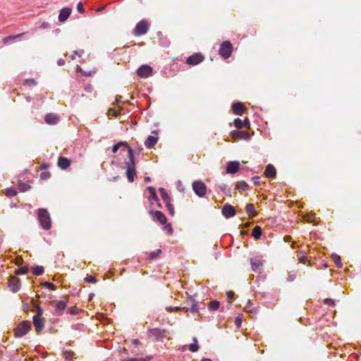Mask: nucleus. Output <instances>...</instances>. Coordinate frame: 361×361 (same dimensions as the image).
<instances>
[{
	"instance_id": "obj_1",
	"label": "nucleus",
	"mask_w": 361,
	"mask_h": 361,
	"mask_svg": "<svg viewBox=\"0 0 361 361\" xmlns=\"http://www.w3.org/2000/svg\"><path fill=\"white\" fill-rule=\"evenodd\" d=\"M124 164L126 168V176L128 180L130 183H133L135 180V178L137 176V172L135 170V159L134 156L133 149L129 150V157L128 161H124Z\"/></svg>"
},
{
	"instance_id": "obj_2",
	"label": "nucleus",
	"mask_w": 361,
	"mask_h": 361,
	"mask_svg": "<svg viewBox=\"0 0 361 361\" xmlns=\"http://www.w3.org/2000/svg\"><path fill=\"white\" fill-rule=\"evenodd\" d=\"M37 220L42 229L49 231L51 228V216L47 209L39 208L37 209Z\"/></svg>"
},
{
	"instance_id": "obj_3",
	"label": "nucleus",
	"mask_w": 361,
	"mask_h": 361,
	"mask_svg": "<svg viewBox=\"0 0 361 361\" xmlns=\"http://www.w3.org/2000/svg\"><path fill=\"white\" fill-rule=\"evenodd\" d=\"M31 329V323L28 320L20 322L14 330L16 338H22L26 335Z\"/></svg>"
},
{
	"instance_id": "obj_4",
	"label": "nucleus",
	"mask_w": 361,
	"mask_h": 361,
	"mask_svg": "<svg viewBox=\"0 0 361 361\" xmlns=\"http://www.w3.org/2000/svg\"><path fill=\"white\" fill-rule=\"evenodd\" d=\"M192 188L195 194L199 197H203L207 193V186L201 180H194L192 183Z\"/></svg>"
},
{
	"instance_id": "obj_5",
	"label": "nucleus",
	"mask_w": 361,
	"mask_h": 361,
	"mask_svg": "<svg viewBox=\"0 0 361 361\" xmlns=\"http://www.w3.org/2000/svg\"><path fill=\"white\" fill-rule=\"evenodd\" d=\"M233 49V44L230 41H224L220 45L219 54L224 59H227L231 56Z\"/></svg>"
},
{
	"instance_id": "obj_6",
	"label": "nucleus",
	"mask_w": 361,
	"mask_h": 361,
	"mask_svg": "<svg viewBox=\"0 0 361 361\" xmlns=\"http://www.w3.org/2000/svg\"><path fill=\"white\" fill-rule=\"evenodd\" d=\"M166 331L159 328L148 329L147 335L152 338L154 341H161L166 337Z\"/></svg>"
},
{
	"instance_id": "obj_7",
	"label": "nucleus",
	"mask_w": 361,
	"mask_h": 361,
	"mask_svg": "<svg viewBox=\"0 0 361 361\" xmlns=\"http://www.w3.org/2000/svg\"><path fill=\"white\" fill-rule=\"evenodd\" d=\"M148 30L149 24L145 20L142 19L136 24L133 34L135 36H141L146 34Z\"/></svg>"
},
{
	"instance_id": "obj_8",
	"label": "nucleus",
	"mask_w": 361,
	"mask_h": 361,
	"mask_svg": "<svg viewBox=\"0 0 361 361\" xmlns=\"http://www.w3.org/2000/svg\"><path fill=\"white\" fill-rule=\"evenodd\" d=\"M152 68L147 64L140 66L137 70V74L140 78H147L152 74Z\"/></svg>"
},
{
	"instance_id": "obj_9",
	"label": "nucleus",
	"mask_w": 361,
	"mask_h": 361,
	"mask_svg": "<svg viewBox=\"0 0 361 361\" xmlns=\"http://www.w3.org/2000/svg\"><path fill=\"white\" fill-rule=\"evenodd\" d=\"M50 304L51 305H54L55 308H54V314H55L56 316H61L63 313L64 310L67 307L66 302L64 300H59L56 302L55 301H51V302H50Z\"/></svg>"
},
{
	"instance_id": "obj_10",
	"label": "nucleus",
	"mask_w": 361,
	"mask_h": 361,
	"mask_svg": "<svg viewBox=\"0 0 361 361\" xmlns=\"http://www.w3.org/2000/svg\"><path fill=\"white\" fill-rule=\"evenodd\" d=\"M230 135L231 137L235 140H250L251 138L250 134L245 131H240L238 130H233L230 133Z\"/></svg>"
},
{
	"instance_id": "obj_11",
	"label": "nucleus",
	"mask_w": 361,
	"mask_h": 361,
	"mask_svg": "<svg viewBox=\"0 0 361 361\" xmlns=\"http://www.w3.org/2000/svg\"><path fill=\"white\" fill-rule=\"evenodd\" d=\"M240 163L238 161H230L226 164V171L224 173L234 175L240 171Z\"/></svg>"
},
{
	"instance_id": "obj_12",
	"label": "nucleus",
	"mask_w": 361,
	"mask_h": 361,
	"mask_svg": "<svg viewBox=\"0 0 361 361\" xmlns=\"http://www.w3.org/2000/svg\"><path fill=\"white\" fill-rule=\"evenodd\" d=\"M149 214L152 216L154 221H159L161 225L166 224L167 219L165 214L161 211H154L151 209L149 211Z\"/></svg>"
},
{
	"instance_id": "obj_13",
	"label": "nucleus",
	"mask_w": 361,
	"mask_h": 361,
	"mask_svg": "<svg viewBox=\"0 0 361 361\" xmlns=\"http://www.w3.org/2000/svg\"><path fill=\"white\" fill-rule=\"evenodd\" d=\"M221 214L226 219H230L235 216L236 210L233 206L227 203L223 206Z\"/></svg>"
},
{
	"instance_id": "obj_14",
	"label": "nucleus",
	"mask_w": 361,
	"mask_h": 361,
	"mask_svg": "<svg viewBox=\"0 0 361 361\" xmlns=\"http://www.w3.org/2000/svg\"><path fill=\"white\" fill-rule=\"evenodd\" d=\"M204 59V56L202 54L195 53L192 55L188 57L186 63L190 66H195L202 62Z\"/></svg>"
},
{
	"instance_id": "obj_15",
	"label": "nucleus",
	"mask_w": 361,
	"mask_h": 361,
	"mask_svg": "<svg viewBox=\"0 0 361 361\" xmlns=\"http://www.w3.org/2000/svg\"><path fill=\"white\" fill-rule=\"evenodd\" d=\"M8 283L13 293H17L20 288V280L18 278L10 276Z\"/></svg>"
},
{
	"instance_id": "obj_16",
	"label": "nucleus",
	"mask_w": 361,
	"mask_h": 361,
	"mask_svg": "<svg viewBox=\"0 0 361 361\" xmlns=\"http://www.w3.org/2000/svg\"><path fill=\"white\" fill-rule=\"evenodd\" d=\"M42 316L34 315L32 317V322L37 333L40 334L44 327V322Z\"/></svg>"
},
{
	"instance_id": "obj_17",
	"label": "nucleus",
	"mask_w": 361,
	"mask_h": 361,
	"mask_svg": "<svg viewBox=\"0 0 361 361\" xmlns=\"http://www.w3.org/2000/svg\"><path fill=\"white\" fill-rule=\"evenodd\" d=\"M72 10L69 7H63L62 8L60 11L58 16V19L59 22H65L70 15L71 14Z\"/></svg>"
},
{
	"instance_id": "obj_18",
	"label": "nucleus",
	"mask_w": 361,
	"mask_h": 361,
	"mask_svg": "<svg viewBox=\"0 0 361 361\" xmlns=\"http://www.w3.org/2000/svg\"><path fill=\"white\" fill-rule=\"evenodd\" d=\"M250 122L247 117H245L243 120H241L239 118H235L233 121V125L237 129H240L242 128H248L250 126Z\"/></svg>"
},
{
	"instance_id": "obj_19",
	"label": "nucleus",
	"mask_w": 361,
	"mask_h": 361,
	"mask_svg": "<svg viewBox=\"0 0 361 361\" xmlns=\"http://www.w3.org/2000/svg\"><path fill=\"white\" fill-rule=\"evenodd\" d=\"M231 108L233 114L236 116H241L245 111V106L240 102H233Z\"/></svg>"
},
{
	"instance_id": "obj_20",
	"label": "nucleus",
	"mask_w": 361,
	"mask_h": 361,
	"mask_svg": "<svg viewBox=\"0 0 361 361\" xmlns=\"http://www.w3.org/2000/svg\"><path fill=\"white\" fill-rule=\"evenodd\" d=\"M251 269L255 272L260 273L262 270L263 264L257 258H250Z\"/></svg>"
},
{
	"instance_id": "obj_21",
	"label": "nucleus",
	"mask_w": 361,
	"mask_h": 361,
	"mask_svg": "<svg viewBox=\"0 0 361 361\" xmlns=\"http://www.w3.org/2000/svg\"><path fill=\"white\" fill-rule=\"evenodd\" d=\"M187 303L188 305H190V307L189 308L190 312H198V302L196 300H195L192 295H189L188 297Z\"/></svg>"
},
{
	"instance_id": "obj_22",
	"label": "nucleus",
	"mask_w": 361,
	"mask_h": 361,
	"mask_svg": "<svg viewBox=\"0 0 361 361\" xmlns=\"http://www.w3.org/2000/svg\"><path fill=\"white\" fill-rule=\"evenodd\" d=\"M146 190L149 192V196L147 197L148 200L150 202L151 205H152V201L158 202L159 197L157 194L155 188L153 186H147L146 188Z\"/></svg>"
},
{
	"instance_id": "obj_23",
	"label": "nucleus",
	"mask_w": 361,
	"mask_h": 361,
	"mask_svg": "<svg viewBox=\"0 0 361 361\" xmlns=\"http://www.w3.org/2000/svg\"><path fill=\"white\" fill-rule=\"evenodd\" d=\"M71 160L67 157H60L58 159L57 165L62 170L68 169L71 166Z\"/></svg>"
},
{
	"instance_id": "obj_24",
	"label": "nucleus",
	"mask_w": 361,
	"mask_h": 361,
	"mask_svg": "<svg viewBox=\"0 0 361 361\" xmlns=\"http://www.w3.org/2000/svg\"><path fill=\"white\" fill-rule=\"evenodd\" d=\"M158 137L157 135H149L145 141V145L147 149L153 148L158 142Z\"/></svg>"
},
{
	"instance_id": "obj_25",
	"label": "nucleus",
	"mask_w": 361,
	"mask_h": 361,
	"mask_svg": "<svg viewBox=\"0 0 361 361\" xmlns=\"http://www.w3.org/2000/svg\"><path fill=\"white\" fill-rule=\"evenodd\" d=\"M44 121L49 125H56L59 123V119L55 114L49 113L45 115Z\"/></svg>"
},
{
	"instance_id": "obj_26",
	"label": "nucleus",
	"mask_w": 361,
	"mask_h": 361,
	"mask_svg": "<svg viewBox=\"0 0 361 361\" xmlns=\"http://www.w3.org/2000/svg\"><path fill=\"white\" fill-rule=\"evenodd\" d=\"M276 170L275 167L271 164H269L265 169L264 171V176L268 178H274L276 177Z\"/></svg>"
},
{
	"instance_id": "obj_27",
	"label": "nucleus",
	"mask_w": 361,
	"mask_h": 361,
	"mask_svg": "<svg viewBox=\"0 0 361 361\" xmlns=\"http://www.w3.org/2000/svg\"><path fill=\"white\" fill-rule=\"evenodd\" d=\"M121 147H125L127 148L128 156L129 157V150L133 149L129 146L128 142H126V141H119L118 142L113 145L111 147V152L114 154L116 153Z\"/></svg>"
},
{
	"instance_id": "obj_28",
	"label": "nucleus",
	"mask_w": 361,
	"mask_h": 361,
	"mask_svg": "<svg viewBox=\"0 0 361 361\" xmlns=\"http://www.w3.org/2000/svg\"><path fill=\"white\" fill-rule=\"evenodd\" d=\"M159 191L160 192L161 197L166 205L173 202L172 197L168 194L164 188H159Z\"/></svg>"
},
{
	"instance_id": "obj_29",
	"label": "nucleus",
	"mask_w": 361,
	"mask_h": 361,
	"mask_svg": "<svg viewBox=\"0 0 361 361\" xmlns=\"http://www.w3.org/2000/svg\"><path fill=\"white\" fill-rule=\"evenodd\" d=\"M262 235V231L261 227L259 226H255L252 231V236L254 238L259 240V239H260Z\"/></svg>"
},
{
	"instance_id": "obj_30",
	"label": "nucleus",
	"mask_w": 361,
	"mask_h": 361,
	"mask_svg": "<svg viewBox=\"0 0 361 361\" xmlns=\"http://www.w3.org/2000/svg\"><path fill=\"white\" fill-rule=\"evenodd\" d=\"M245 211H246V213L247 214H249L250 216H255L257 214L255 207L254 204H252L251 203H248L246 204Z\"/></svg>"
},
{
	"instance_id": "obj_31",
	"label": "nucleus",
	"mask_w": 361,
	"mask_h": 361,
	"mask_svg": "<svg viewBox=\"0 0 361 361\" xmlns=\"http://www.w3.org/2000/svg\"><path fill=\"white\" fill-rule=\"evenodd\" d=\"M192 341L193 343L188 345V348L191 352L195 353L199 350L200 346L196 337H193Z\"/></svg>"
},
{
	"instance_id": "obj_32",
	"label": "nucleus",
	"mask_w": 361,
	"mask_h": 361,
	"mask_svg": "<svg viewBox=\"0 0 361 361\" xmlns=\"http://www.w3.org/2000/svg\"><path fill=\"white\" fill-rule=\"evenodd\" d=\"M216 188H217V186H216ZM218 188L224 193L225 195L228 197L231 196V189L227 185L223 183L220 185H218Z\"/></svg>"
},
{
	"instance_id": "obj_33",
	"label": "nucleus",
	"mask_w": 361,
	"mask_h": 361,
	"mask_svg": "<svg viewBox=\"0 0 361 361\" xmlns=\"http://www.w3.org/2000/svg\"><path fill=\"white\" fill-rule=\"evenodd\" d=\"M29 271V267L27 265L20 266L19 268L15 270L16 275H23L27 274Z\"/></svg>"
},
{
	"instance_id": "obj_34",
	"label": "nucleus",
	"mask_w": 361,
	"mask_h": 361,
	"mask_svg": "<svg viewBox=\"0 0 361 361\" xmlns=\"http://www.w3.org/2000/svg\"><path fill=\"white\" fill-rule=\"evenodd\" d=\"M44 272V269L42 266L35 265V267H33L32 273L34 275L39 276L42 275Z\"/></svg>"
},
{
	"instance_id": "obj_35",
	"label": "nucleus",
	"mask_w": 361,
	"mask_h": 361,
	"mask_svg": "<svg viewBox=\"0 0 361 361\" xmlns=\"http://www.w3.org/2000/svg\"><path fill=\"white\" fill-rule=\"evenodd\" d=\"M18 188L20 192H25L28 191L31 188V186L26 183H23V181L19 180L18 181Z\"/></svg>"
},
{
	"instance_id": "obj_36",
	"label": "nucleus",
	"mask_w": 361,
	"mask_h": 361,
	"mask_svg": "<svg viewBox=\"0 0 361 361\" xmlns=\"http://www.w3.org/2000/svg\"><path fill=\"white\" fill-rule=\"evenodd\" d=\"M220 302L218 300L211 301L209 304L208 308L209 311L214 312L219 308Z\"/></svg>"
},
{
	"instance_id": "obj_37",
	"label": "nucleus",
	"mask_w": 361,
	"mask_h": 361,
	"mask_svg": "<svg viewBox=\"0 0 361 361\" xmlns=\"http://www.w3.org/2000/svg\"><path fill=\"white\" fill-rule=\"evenodd\" d=\"M25 33H20V34H18V35H9L8 37H6L3 39V42L4 44H6L11 41H13L17 38H19L21 36L24 35Z\"/></svg>"
},
{
	"instance_id": "obj_38",
	"label": "nucleus",
	"mask_w": 361,
	"mask_h": 361,
	"mask_svg": "<svg viewBox=\"0 0 361 361\" xmlns=\"http://www.w3.org/2000/svg\"><path fill=\"white\" fill-rule=\"evenodd\" d=\"M236 189L241 191H245L247 190L248 185L245 180L239 181L235 185Z\"/></svg>"
},
{
	"instance_id": "obj_39",
	"label": "nucleus",
	"mask_w": 361,
	"mask_h": 361,
	"mask_svg": "<svg viewBox=\"0 0 361 361\" xmlns=\"http://www.w3.org/2000/svg\"><path fill=\"white\" fill-rule=\"evenodd\" d=\"M5 194L8 197H12L17 195V191L14 187H10L6 190Z\"/></svg>"
},
{
	"instance_id": "obj_40",
	"label": "nucleus",
	"mask_w": 361,
	"mask_h": 361,
	"mask_svg": "<svg viewBox=\"0 0 361 361\" xmlns=\"http://www.w3.org/2000/svg\"><path fill=\"white\" fill-rule=\"evenodd\" d=\"M332 257H333V259L334 260V262H335L336 267L338 268H342L343 267V264H342V262H341L340 256L338 255L336 253H334L332 255Z\"/></svg>"
},
{
	"instance_id": "obj_41",
	"label": "nucleus",
	"mask_w": 361,
	"mask_h": 361,
	"mask_svg": "<svg viewBox=\"0 0 361 361\" xmlns=\"http://www.w3.org/2000/svg\"><path fill=\"white\" fill-rule=\"evenodd\" d=\"M64 358L66 361H73L74 353L69 350L63 351Z\"/></svg>"
},
{
	"instance_id": "obj_42",
	"label": "nucleus",
	"mask_w": 361,
	"mask_h": 361,
	"mask_svg": "<svg viewBox=\"0 0 361 361\" xmlns=\"http://www.w3.org/2000/svg\"><path fill=\"white\" fill-rule=\"evenodd\" d=\"M161 252V249H157L155 251L151 252L149 254V258L152 260H154L158 257V256L160 255Z\"/></svg>"
},
{
	"instance_id": "obj_43",
	"label": "nucleus",
	"mask_w": 361,
	"mask_h": 361,
	"mask_svg": "<svg viewBox=\"0 0 361 361\" xmlns=\"http://www.w3.org/2000/svg\"><path fill=\"white\" fill-rule=\"evenodd\" d=\"M68 312L72 315H77L81 312V310L78 308L77 306H73L68 309Z\"/></svg>"
},
{
	"instance_id": "obj_44",
	"label": "nucleus",
	"mask_w": 361,
	"mask_h": 361,
	"mask_svg": "<svg viewBox=\"0 0 361 361\" xmlns=\"http://www.w3.org/2000/svg\"><path fill=\"white\" fill-rule=\"evenodd\" d=\"M151 359V357L147 356L146 357H140V358H127V359H123L121 361H149Z\"/></svg>"
},
{
	"instance_id": "obj_45",
	"label": "nucleus",
	"mask_w": 361,
	"mask_h": 361,
	"mask_svg": "<svg viewBox=\"0 0 361 361\" xmlns=\"http://www.w3.org/2000/svg\"><path fill=\"white\" fill-rule=\"evenodd\" d=\"M298 260L303 264H305L307 262V257L305 255V252L304 251H300L298 255Z\"/></svg>"
},
{
	"instance_id": "obj_46",
	"label": "nucleus",
	"mask_w": 361,
	"mask_h": 361,
	"mask_svg": "<svg viewBox=\"0 0 361 361\" xmlns=\"http://www.w3.org/2000/svg\"><path fill=\"white\" fill-rule=\"evenodd\" d=\"M37 81L33 78H28L24 81V85L29 87H34L37 85Z\"/></svg>"
},
{
	"instance_id": "obj_47",
	"label": "nucleus",
	"mask_w": 361,
	"mask_h": 361,
	"mask_svg": "<svg viewBox=\"0 0 361 361\" xmlns=\"http://www.w3.org/2000/svg\"><path fill=\"white\" fill-rule=\"evenodd\" d=\"M78 71L84 76H92L93 75L96 71H83L80 67L78 66Z\"/></svg>"
},
{
	"instance_id": "obj_48",
	"label": "nucleus",
	"mask_w": 361,
	"mask_h": 361,
	"mask_svg": "<svg viewBox=\"0 0 361 361\" xmlns=\"http://www.w3.org/2000/svg\"><path fill=\"white\" fill-rule=\"evenodd\" d=\"M84 281L87 282V283H96L97 282V279H96L95 276H94L92 275H87L84 278Z\"/></svg>"
},
{
	"instance_id": "obj_49",
	"label": "nucleus",
	"mask_w": 361,
	"mask_h": 361,
	"mask_svg": "<svg viewBox=\"0 0 361 361\" xmlns=\"http://www.w3.org/2000/svg\"><path fill=\"white\" fill-rule=\"evenodd\" d=\"M159 42L164 47H168L170 45V41L167 38H160Z\"/></svg>"
},
{
	"instance_id": "obj_50",
	"label": "nucleus",
	"mask_w": 361,
	"mask_h": 361,
	"mask_svg": "<svg viewBox=\"0 0 361 361\" xmlns=\"http://www.w3.org/2000/svg\"><path fill=\"white\" fill-rule=\"evenodd\" d=\"M43 287L47 288V289H50V290H55L56 288V286L51 283V282H49V281H46V282H44L41 284Z\"/></svg>"
},
{
	"instance_id": "obj_51",
	"label": "nucleus",
	"mask_w": 361,
	"mask_h": 361,
	"mask_svg": "<svg viewBox=\"0 0 361 361\" xmlns=\"http://www.w3.org/2000/svg\"><path fill=\"white\" fill-rule=\"evenodd\" d=\"M166 207L167 208L169 213L171 216H173L175 215V209L172 202L169 203V204H166Z\"/></svg>"
},
{
	"instance_id": "obj_52",
	"label": "nucleus",
	"mask_w": 361,
	"mask_h": 361,
	"mask_svg": "<svg viewBox=\"0 0 361 361\" xmlns=\"http://www.w3.org/2000/svg\"><path fill=\"white\" fill-rule=\"evenodd\" d=\"M51 177V173L49 171H43L40 173V179L47 180Z\"/></svg>"
},
{
	"instance_id": "obj_53",
	"label": "nucleus",
	"mask_w": 361,
	"mask_h": 361,
	"mask_svg": "<svg viewBox=\"0 0 361 361\" xmlns=\"http://www.w3.org/2000/svg\"><path fill=\"white\" fill-rule=\"evenodd\" d=\"M164 226L163 227V230L164 231H166V233H173V228H172V226L171 224H167V222L166 223V224H164Z\"/></svg>"
},
{
	"instance_id": "obj_54",
	"label": "nucleus",
	"mask_w": 361,
	"mask_h": 361,
	"mask_svg": "<svg viewBox=\"0 0 361 361\" xmlns=\"http://www.w3.org/2000/svg\"><path fill=\"white\" fill-rule=\"evenodd\" d=\"M84 53V50L83 49H79V50H75L73 53V54H71L70 56V58L73 60L75 59V56H81L82 54Z\"/></svg>"
},
{
	"instance_id": "obj_55",
	"label": "nucleus",
	"mask_w": 361,
	"mask_h": 361,
	"mask_svg": "<svg viewBox=\"0 0 361 361\" xmlns=\"http://www.w3.org/2000/svg\"><path fill=\"white\" fill-rule=\"evenodd\" d=\"M34 307L37 310V313L35 315L42 316V314H43L42 308L39 305L35 304V303H34Z\"/></svg>"
},
{
	"instance_id": "obj_56",
	"label": "nucleus",
	"mask_w": 361,
	"mask_h": 361,
	"mask_svg": "<svg viewBox=\"0 0 361 361\" xmlns=\"http://www.w3.org/2000/svg\"><path fill=\"white\" fill-rule=\"evenodd\" d=\"M323 302H324V304L329 305V306H334L335 305L334 300L331 298H325L323 300Z\"/></svg>"
},
{
	"instance_id": "obj_57",
	"label": "nucleus",
	"mask_w": 361,
	"mask_h": 361,
	"mask_svg": "<svg viewBox=\"0 0 361 361\" xmlns=\"http://www.w3.org/2000/svg\"><path fill=\"white\" fill-rule=\"evenodd\" d=\"M242 318L240 316H238L235 318V325L236 326L237 328H240L241 326V324H242Z\"/></svg>"
},
{
	"instance_id": "obj_58",
	"label": "nucleus",
	"mask_w": 361,
	"mask_h": 361,
	"mask_svg": "<svg viewBox=\"0 0 361 361\" xmlns=\"http://www.w3.org/2000/svg\"><path fill=\"white\" fill-rule=\"evenodd\" d=\"M77 10L80 13H84L85 9L83 7V4L81 1L78 2L77 4Z\"/></svg>"
},
{
	"instance_id": "obj_59",
	"label": "nucleus",
	"mask_w": 361,
	"mask_h": 361,
	"mask_svg": "<svg viewBox=\"0 0 361 361\" xmlns=\"http://www.w3.org/2000/svg\"><path fill=\"white\" fill-rule=\"evenodd\" d=\"M260 177L258 176H255L252 178V180L255 185H258L260 183Z\"/></svg>"
},
{
	"instance_id": "obj_60",
	"label": "nucleus",
	"mask_w": 361,
	"mask_h": 361,
	"mask_svg": "<svg viewBox=\"0 0 361 361\" xmlns=\"http://www.w3.org/2000/svg\"><path fill=\"white\" fill-rule=\"evenodd\" d=\"M176 187L180 192H184L185 189L180 180L176 182Z\"/></svg>"
},
{
	"instance_id": "obj_61",
	"label": "nucleus",
	"mask_w": 361,
	"mask_h": 361,
	"mask_svg": "<svg viewBox=\"0 0 361 361\" xmlns=\"http://www.w3.org/2000/svg\"><path fill=\"white\" fill-rule=\"evenodd\" d=\"M23 259L21 257L19 256L16 259V265L20 267L23 264Z\"/></svg>"
},
{
	"instance_id": "obj_62",
	"label": "nucleus",
	"mask_w": 361,
	"mask_h": 361,
	"mask_svg": "<svg viewBox=\"0 0 361 361\" xmlns=\"http://www.w3.org/2000/svg\"><path fill=\"white\" fill-rule=\"evenodd\" d=\"M49 27H50V24L48 22H43L39 26L41 29H47Z\"/></svg>"
},
{
	"instance_id": "obj_63",
	"label": "nucleus",
	"mask_w": 361,
	"mask_h": 361,
	"mask_svg": "<svg viewBox=\"0 0 361 361\" xmlns=\"http://www.w3.org/2000/svg\"><path fill=\"white\" fill-rule=\"evenodd\" d=\"M85 91L87 92H92L93 90V87L92 85H87L85 88H84Z\"/></svg>"
},
{
	"instance_id": "obj_64",
	"label": "nucleus",
	"mask_w": 361,
	"mask_h": 361,
	"mask_svg": "<svg viewBox=\"0 0 361 361\" xmlns=\"http://www.w3.org/2000/svg\"><path fill=\"white\" fill-rule=\"evenodd\" d=\"M49 166V164L47 163V162H43L40 166H39V169L41 170H43V169H47L48 167Z\"/></svg>"
}]
</instances>
